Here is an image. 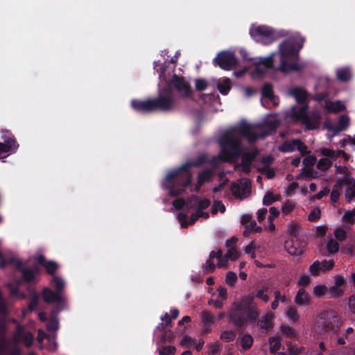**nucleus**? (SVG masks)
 Returning <instances> with one entry per match:
<instances>
[{"mask_svg":"<svg viewBox=\"0 0 355 355\" xmlns=\"http://www.w3.org/2000/svg\"><path fill=\"white\" fill-rule=\"evenodd\" d=\"M241 137L247 139L250 144L254 143L259 136L252 131L251 124L242 123L223 132L218 139L220 152L218 158L227 163H233L241 156V162L235 166V169L240 168L246 175L251 172V164L259 154L257 148L248 152H243Z\"/></svg>","mask_w":355,"mask_h":355,"instance_id":"1","label":"nucleus"},{"mask_svg":"<svg viewBox=\"0 0 355 355\" xmlns=\"http://www.w3.org/2000/svg\"><path fill=\"white\" fill-rule=\"evenodd\" d=\"M208 162L207 156L201 153L196 159L188 161L175 169L168 173L163 187L168 191V194L171 197H177L181 195L184 189L191 185L192 173L191 168L200 167Z\"/></svg>","mask_w":355,"mask_h":355,"instance_id":"2","label":"nucleus"},{"mask_svg":"<svg viewBox=\"0 0 355 355\" xmlns=\"http://www.w3.org/2000/svg\"><path fill=\"white\" fill-rule=\"evenodd\" d=\"M259 316L260 311L252 295H244L240 300L234 302L227 311L229 321L238 329L248 324H255Z\"/></svg>","mask_w":355,"mask_h":355,"instance_id":"3","label":"nucleus"},{"mask_svg":"<svg viewBox=\"0 0 355 355\" xmlns=\"http://www.w3.org/2000/svg\"><path fill=\"white\" fill-rule=\"evenodd\" d=\"M132 109L141 113H151L157 111L168 112L172 111V101L168 96H164L159 92L155 98L146 101L133 99L131 101Z\"/></svg>","mask_w":355,"mask_h":355,"instance_id":"4","label":"nucleus"},{"mask_svg":"<svg viewBox=\"0 0 355 355\" xmlns=\"http://www.w3.org/2000/svg\"><path fill=\"white\" fill-rule=\"evenodd\" d=\"M173 89H175L182 98L190 97L192 90L190 84L187 82L183 76H179L173 74L166 85L160 90V93L164 96H168L172 101V110L175 105V100L173 96Z\"/></svg>","mask_w":355,"mask_h":355,"instance_id":"5","label":"nucleus"},{"mask_svg":"<svg viewBox=\"0 0 355 355\" xmlns=\"http://www.w3.org/2000/svg\"><path fill=\"white\" fill-rule=\"evenodd\" d=\"M316 325L322 332L334 334L340 330V318L333 309L324 310L318 315Z\"/></svg>","mask_w":355,"mask_h":355,"instance_id":"6","label":"nucleus"},{"mask_svg":"<svg viewBox=\"0 0 355 355\" xmlns=\"http://www.w3.org/2000/svg\"><path fill=\"white\" fill-rule=\"evenodd\" d=\"M251 37L257 43L270 45L280 37L284 36L281 32L267 26H252L250 28Z\"/></svg>","mask_w":355,"mask_h":355,"instance_id":"7","label":"nucleus"},{"mask_svg":"<svg viewBox=\"0 0 355 355\" xmlns=\"http://www.w3.org/2000/svg\"><path fill=\"white\" fill-rule=\"evenodd\" d=\"M304 42V39L301 37L295 43L290 40H286L280 43L279 45L280 60L297 59L299 51L303 47Z\"/></svg>","mask_w":355,"mask_h":355,"instance_id":"8","label":"nucleus"},{"mask_svg":"<svg viewBox=\"0 0 355 355\" xmlns=\"http://www.w3.org/2000/svg\"><path fill=\"white\" fill-rule=\"evenodd\" d=\"M213 62L214 65L218 66L223 70L230 71L236 67L237 59L234 53L223 51L218 53Z\"/></svg>","mask_w":355,"mask_h":355,"instance_id":"9","label":"nucleus"},{"mask_svg":"<svg viewBox=\"0 0 355 355\" xmlns=\"http://www.w3.org/2000/svg\"><path fill=\"white\" fill-rule=\"evenodd\" d=\"M307 243L300 237H291L285 242V248L287 252L293 256L302 254Z\"/></svg>","mask_w":355,"mask_h":355,"instance_id":"10","label":"nucleus"},{"mask_svg":"<svg viewBox=\"0 0 355 355\" xmlns=\"http://www.w3.org/2000/svg\"><path fill=\"white\" fill-rule=\"evenodd\" d=\"M33 335L30 331H25L24 326L17 324L16 330L12 336V340L16 344L24 343V344L29 347L32 345L33 342Z\"/></svg>","mask_w":355,"mask_h":355,"instance_id":"11","label":"nucleus"},{"mask_svg":"<svg viewBox=\"0 0 355 355\" xmlns=\"http://www.w3.org/2000/svg\"><path fill=\"white\" fill-rule=\"evenodd\" d=\"M231 187L233 190V194L235 196H240V190L242 189L243 193L245 195L244 197H245L251 192L252 183L250 179L241 178L240 180V184L232 183Z\"/></svg>","mask_w":355,"mask_h":355,"instance_id":"12","label":"nucleus"},{"mask_svg":"<svg viewBox=\"0 0 355 355\" xmlns=\"http://www.w3.org/2000/svg\"><path fill=\"white\" fill-rule=\"evenodd\" d=\"M42 299L47 304L62 303L64 297L62 294L57 293L49 288H45L42 292Z\"/></svg>","mask_w":355,"mask_h":355,"instance_id":"13","label":"nucleus"},{"mask_svg":"<svg viewBox=\"0 0 355 355\" xmlns=\"http://www.w3.org/2000/svg\"><path fill=\"white\" fill-rule=\"evenodd\" d=\"M306 130H313L318 129L320 124V115L318 112H312L302 122Z\"/></svg>","mask_w":355,"mask_h":355,"instance_id":"14","label":"nucleus"},{"mask_svg":"<svg viewBox=\"0 0 355 355\" xmlns=\"http://www.w3.org/2000/svg\"><path fill=\"white\" fill-rule=\"evenodd\" d=\"M318 152L320 155L329 157L333 160H336L338 157H342L345 160H348L349 158V154L343 150H334L327 148H320Z\"/></svg>","mask_w":355,"mask_h":355,"instance_id":"15","label":"nucleus"},{"mask_svg":"<svg viewBox=\"0 0 355 355\" xmlns=\"http://www.w3.org/2000/svg\"><path fill=\"white\" fill-rule=\"evenodd\" d=\"M349 125V118L346 114L340 116L337 124H330L328 129L331 130L334 135L340 132L344 131Z\"/></svg>","mask_w":355,"mask_h":355,"instance_id":"16","label":"nucleus"},{"mask_svg":"<svg viewBox=\"0 0 355 355\" xmlns=\"http://www.w3.org/2000/svg\"><path fill=\"white\" fill-rule=\"evenodd\" d=\"M305 65L297 62L288 63V60H280L279 67V70L284 73H288L291 71H300L304 69Z\"/></svg>","mask_w":355,"mask_h":355,"instance_id":"17","label":"nucleus"},{"mask_svg":"<svg viewBox=\"0 0 355 355\" xmlns=\"http://www.w3.org/2000/svg\"><path fill=\"white\" fill-rule=\"evenodd\" d=\"M274 318V314L272 312H268L261 318H259L256 322H257V326L261 329L268 331L273 327L272 320Z\"/></svg>","mask_w":355,"mask_h":355,"instance_id":"18","label":"nucleus"},{"mask_svg":"<svg viewBox=\"0 0 355 355\" xmlns=\"http://www.w3.org/2000/svg\"><path fill=\"white\" fill-rule=\"evenodd\" d=\"M38 264L44 266L49 275H54L58 268V264L54 261H47L44 255H40L37 259Z\"/></svg>","mask_w":355,"mask_h":355,"instance_id":"19","label":"nucleus"},{"mask_svg":"<svg viewBox=\"0 0 355 355\" xmlns=\"http://www.w3.org/2000/svg\"><path fill=\"white\" fill-rule=\"evenodd\" d=\"M308 105H301V107L296 108L293 107L291 109V116L297 121L302 122L309 116L307 114Z\"/></svg>","mask_w":355,"mask_h":355,"instance_id":"20","label":"nucleus"},{"mask_svg":"<svg viewBox=\"0 0 355 355\" xmlns=\"http://www.w3.org/2000/svg\"><path fill=\"white\" fill-rule=\"evenodd\" d=\"M290 94L300 105H308L306 101L308 94L303 89L294 87L291 90Z\"/></svg>","mask_w":355,"mask_h":355,"instance_id":"21","label":"nucleus"},{"mask_svg":"<svg viewBox=\"0 0 355 355\" xmlns=\"http://www.w3.org/2000/svg\"><path fill=\"white\" fill-rule=\"evenodd\" d=\"M275 53H271L270 55L266 58H260V60L257 62V65L255 67V71L259 74L264 73V69H261L259 65H263L266 69H271L273 67V57Z\"/></svg>","mask_w":355,"mask_h":355,"instance_id":"22","label":"nucleus"},{"mask_svg":"<svg viewBox=\"0 0 355 355\" xmlns=\"http://www.w3.org/2000/svg\"><path fill=\"white\" fill-rule=\"evenodd\" d=\"M261 96L263 98H268L272 101L274 105H278L277 99L274 95L273 87L270 83H265L263 85Z\"/></svg>","mask_w":355,"mask_h":355,"instance_id":"23","label":"nucleus"},{"mask_svg":"<svg viewBox=\"0 0 355 355\" xmlns=\"http://www.w3.org/2000/svg\"><path fill=\"white\" fill-rule=\"evenodd\" d=\"M17 270L21 272L23 280L30 283L35 280V272L31 268H25L23 263H18Z\"/></svg>","mask_w":355,"mask_h":355,"instance_id":"24","label":"nucleus"},{"mask_svg":"<svg viewBox=\"0 0 355 355\" xmlns=\"http://www.w3.org/2000/svg\"><path fill=\"white\" fill-rule=\"evenodd\" d=\"M295 302L299 306L309 304L310 302V296L306 293L304 288H300L295 297Z\"/></svg>","mask_w":355,"mask_h":355,"instance_id":"25","label":"nucleus"},{"mask_svg":"<svg viewBox=\"0 0 355 355\" xmlns=\"http://www.w3.org/2000/svg\"><path fill=\"white\" fill-rule=\"evenodd\" d=\"M354 182H355L354 179L352 178L351 174H345L344 177L339 178L336 184H334V187H338L339 189H343L344 185H347L348 187L352 185Z\"/></svg>","mask_w":355,"mask_h":355,"instance_id":"26","label":"nucleus"},{"mask_svg":"<svg viewBox=\"0 0 355 355\" xmlns=\"http://www.w3.org/2000/svg\"><path fill=\"white\" fill-rule=\"evenodd\" d=\"M295 139L284 141L279 147V150L282 153H292L295 150L297 143Z\"/></svg>","mask_w":355,"mask_h":355,"instance_id":"27","label":"nucleus"},{"mask_svg":"<svg viewBox=\"0 0 355 355\" xmlns=\"http://www.w3.org/2000/svg\"><path fill=\"white\" fill-rule=\"evenodd\" d=\"M337 78L342 82H347L350 80L352 73L350 69L347 67L338 69L336 71Z\"/></svg>","mask_w":355,"mask_h":355,"instance_id":"28","label":"nucleus"},{"mask_svg":"<svg viewBox=\"0 0 355 355\" xmlns=\"http://www.w3.org/2000/svg\"><path fill=\"white\" fill-rule=\"evenodd\" d=\"M212 176L213 171L209 168H207L198 173L197 179L204 184L207 182H209L211 180Z\"/></svg>","mask_w":355,"mask_h":355,"instance_id":"29","label":"nucleus"},{"mask_svg":"<svg viewBox=\"0 0 355 355\" xmlns=\"http://www.w3.org/2000/svg\"><path fill=\"white\" fill-rule=\"evenodd\" d=\"M327 109L329 112L338 113L343 111L345 107L340 101L330 102L327 105Z\"/></svg>","mask_w":355,"mask_h":355,"instance_id":"30","label":"nucleus"},{"mask_svg":"<svg viewBox=\"0 0 355 355\" xmlns=\"http://www.w3.org/2000/svg\"><path fill=\"white\" fill-rule=\"evenodd\" d=\"M254 340L250 334H245L241 338V345L244 350H248L252 346Z\"/></svg>","mask_w":355,"mask_h":355,"instance_id":"31","label":"nucleus"},{"mask_svg":"<svg viewBox=\"0 0 355 355\" xmlns=\"http://www.w3.org/2000/svg\"><path fill=\"white\" fill-rule=\"evenodd\" d=\"M331 166V161L329 157L321 158L317 162L316 166L321 171H327Z\"/></svg>","mask_w":355,"mask_h":355,"instance_id":"32","label":"nucleus"},{"mask_svg":"<svg viewBox=\"0 0 355 355\" xmlns=\"http://www.w3.org/2000/svg\"><path fill=\"white\" fill-rule=\"evenodd\" d=\"M52 282L54 284L55 292L62 294L65 287L64 281L60 277L53 276Z\"/></svg>","mask_w":355,"mask_h":355,"instance_id":"33","label":"nucleus"},{"mask_svg":"<svg viewBox=\"0 0 355 355\" xmlns=\"http://www.w3.org/2000/svg\"><path fill=\"white\" fill-rule=\"evenodd\" d=\"M230 81L229 78L225 79L223 83L217 85V88L223 95H227L230 90Z\"/></svg>","mask_w":355,"mask_h":355,"instance_id":"34","label":"nucleus"},{"mask_svg":"<svg viewBox=\"0 0 355 355\" xmlns=\"http://www.w3.org/2000/svg\"><path fill=\"white\" fill-rule=\"evenodd\" d=\"M216 258L218 260V267H223L225 266V263H223V252L221 250H218L216 252L211 251L209 253V259L212 260L213 259Z\"/></svg>","mask_w":355,"mask_h":355,"instance_id":"35","label":"nucleus"},{"mask_svg":"<svg viewBox=\"0 0 355 355\" xmlns=\"http://www.w3.org/2000/svg\"><path fill=\"white\" fill-rule=\"evenodd\" d=\"M239 252L236 250L235 248H231L227 250L225 257H223V263L225 264L228 259L235 261L239 258Z\"/></svg>","mask_w":355,"mask_h":355,"instance_id":"36","label":"nucleus"},{"mask_svg":"<svg viewBox=\"0 0 355 355\" xmlns=\"http://www.w3.org/2000/svg\"><path fill=\"white\" fill-rule=\"evenodd\" d=\"M226 210L225 205L220 200H215L211 207V213L216 215L218 211L224 213Z\"/></svg>","mask_w":355,"mask_h":355,"instance_id":"37","label":"nucleus"},{"mask_svg":"<svg viewBox=\"0 0 355 355\" xmlns=\"http://www.w3.org/2000/svg\"><path fill=\"white\" fill-rule=\"evenodd\" d=\"M280 329L282 332L289 338H295L297 336L295 329L290 326L282 324Z\"/></svg>","mask_w":355,"mask_h":355,"instance_id":"38","label":"nucleus"},{"mask_svg":"<svg viewBox=\"0 0 355 355\" xmlns=\"http://www.w3.org/2000/svg\"><path fill=\"white\" fill-rule=\"evenodd\" d=\"M309 272L312 276H318L320 275L321 271V264L320 261L318 260L315 261L309 268Z\"/></svg>","mask_w":355,"mask_h":355,"instance_id":"39","label":"nucleus"},{"mask_svg":"<svg viewBox=\"0 0 355 355\" xmlns=\"http://www.w3.org/2000/svg\"><path fill=\"white\" fill-rule=\"evenodd\" d=\"M280 196H275L271 192H268L263 198L264 205H270L277 200H279Z\"/></svg>","mask_w":355,"mask_h":355,"instance_id":"40","label":"nucleus"},{"mask_svg":"<svg viewBox=\"0 0 355 355\" xmlns=\"http://www.w3.org/2000/svg\"><path fill=\"white\" fill-rule=\"evenodd\" d=\"M235 337L236 333L232 330L224 331L220 334V339L226 343L234 340Z\"/></svg>","mask_w":355,"mask_h":355,"instance_id":"41","label":"nucleus"},{"mask_svg":"<svg viewBox=\"0 0 355 355\" xmlns=\"http://www.w3.org/2000/svg\"><path fill=\"white\" fill-rule=\"evenodd\" d=\"M269 343L271 352L274 353L280 349L281 343L279 338L271 337L269 338Z\"/></svg>","mask_w":355,"mask_h":355,"instance_id":"42","label":"nucleus"},{"mask_svg":"<svg viewBox=\"0 0 355 355\" xmlns=\"http://www.w3.org/2000/svg\"><path fill=\"white\" fill-rule=\"evenodd\" d=\"M201 319L203 323H214V316L210 311H204L201 313Z\"/></svg>","mask_w":355,"mask_h":355,"instance_id":"43","label":"nucleus"},{"mask_svg":"<svg viewBox=\"0 0 355 355\" xmlns=\"http://www.w3.org/2000/svg\"><path fill=\"white\" fill-rule=\"evenodd\" d=\"M355 198V182L345 190V198L350 202Z\"/></svg>","mask_w":355,"mask_h":355,"instance_id":"44","label":"nucleus"},{"mask_svg":"<svg viewBox=\"0 0 355 355\" xmlns=\"http://www.w3.org/2000/svg\"><path fill=\"white\" fill-rule=\"evenodd\" d=\"M327 248L329 253L334 254L338 251L339 245L336 241L330 239L327 244Z\"/></svg>","mask_w":355,"mask_h":355,"instance_id":"45","label":"nucleus"},{"mask_svg":"<svg viewBox=\"0 0 355 355\" xmlns=\"http://www.w3.org/2000/svg\"><path fill=\"white\" fill-rule=\"evenodd\" d=\"M300 226L296 223H292L289 225L288 228V233L291 237H300L299 236Z\"/></svg>","mask_w":355,"mask_h":355,"instance_id":"46","label":"nucleus"},{"mask_svg":"<svg viewBox=\"0 0 355 355\" xmlns=\"http://www.w3.org/2000/svg\"><path fill=\"white\" fill-rule=\"evenodd\" d=\"M47 330L48 331H56L59 328V323L55 317H51L50 320L47 323Z\"/></svg>","mask_w":355,"mask_h":355,"instance_id":"47","label":"nucleus"},{"mask_svg":"<svg viewBox=\"0 0 355 355\" xmlns=\"http://www.w3.org/2000/svg\"><path fill=\"white\" fill-rule=\"evenodd\" d=\"M327 291V287L324 285H317L313 287V293L317 297H322Z\"/></svg>","mask_w":355,"mask_h":355,"instance_id":"48","label":"nucleus"},{"mask_svg":"<svg viewBox=\"0 0 355 355\" xmlns=\"http://www.w3.org/2000/svg\"><path fill=\"white\" fill-rule=\"evenodd\" d=\"M237 280V275L235 272L230 271L226 275L225 282L226 283L232 286L235 284Z\"/></svg>","mask_w":355,"mask_h":355,"instance_id":"49","label":"nucleus"},{"mask_svg":"<svg viewBox=\"0 0 355 355\" xmlns=\"http://www.w3.org/2000/svg\"><path fill=\"white\" fill-rule=\"evenodd\" d=\"M341 191H342L341 189L334 187L333 190L331 192V196H330L331 201L333 203H336L338 201L340 193H341Z\"/></svg>","mask_w":355,"mask_h":355,"instance_id":"50","label":"nucleus"},{"mask_svg":"<svg viewBox=\"0 0 355 355\" xmlns=\"http://www.w3.org/2000/svg\"><path fill=\"white\" fill-rule=\"evenodd\" d=\"M176 349L174 346L168 345L163 347L159 351L160 355H174Z\"/></svg>","mask_w":355,"mask_h":355,"instance_id":"51","label":"nucleus"},{"mask_svg":"<svg viewBox=\"0 0 355 355\" xmlns=\"http://www.w3.org/2000/svg\"><path fill=\"white\" fill-rule=\"evenodd\" d=\"M320 264L321 271L324 272L329 271L333 268L334 262L333 261L323 260L322 261H320Z\"/></svg>","mask_w":355,"mask_h":355,"instance_id":"52","label":"nucleus"},{"mask_svg":"<svg viewBox=\"0 0 355 355\" xmlns=\"http://www.w3.org/2000/svg\"><path fill=\"white\" fill-rule=\"evenodd\" d=\"M317 159L314 155L306 156L303 159V164L307 168H311L316 163Z\"/></svg>","mask_w":355,"mask_h":355,"instance_id":"53","label":"nucleus"},{"mask_svg":"<svg viewBox=\"0 0 355 355\" xmlns=\"http://www.w3.org/2000/svg\"><path fill=\"white\" fill-rule=\"evenodd\" d=\"M321 211L318 207H316L311 211L309 214L308 219L310 221H314L320 218Z\"/></svg>","mask_w":355,"mask_h":355,"instance_id":"54","label":"nucleus"},{"mask_svg":"<svg viewBox=\"0 0 355 355\" xmlns=\"http://www.w3.org/2000/svg\"><path fill=\"white\" fill-rule=\"evenodd\" d=\"M295 142L297 143L296 149L302 156L306 155L308 153L307 146L300 139H296Z\"/></svg>","mask_w":355,"mask_h":355,"instance_id":"55","label":"nucleus"},{"mask_svg":"<svg viewBox=\"0 0 355 355\" xmlns=\"http://www.w3.org/2000/svg\"><path fill=\"white\" fill-rule=\"evenodd\" d=\"M38 305V296L35 293L30 300V302L28 306V311H34Z\"/></svg>","mask_w":355,"mask_h":355,"instance_id":"56","label":"nucleus"},{"mask_svg":"<svg viewBox=\"0 0 355 355\" xmlns=\"http://www.w3.org/2000/svg\"><path fill=\"white\" fill-rule=\"evenodd\" d=\"M287 316L289 319L293 320V321H297L299 318H300V315L298 314L296 309L295 307H290L288 311H287Z\"/></svg>","mask_w":355,"mask_h":355,"instance_id":"57","label":"nucleus"},{"mask_svg":"<svg viewBox=\"0 0 355 355\" xmlns=\"http://www.w3.org/2000/svg\"><path fill=\"white\" fill-rule=\"evenodd\" d=\"M207 87V83L204 79L196 80V89L200 92L204 91Z\"/></svg>","mask_w":355,"mask_h":355,"instance_id":"58","label":"nucleus"},{"mask_svg":"<svg viewBox=\"0 0 355 355\" xmlns=\"http://www.w3.org/2000/svg\"><path fill=\"white\" fill-rule=\"evenodd\" d=\"M331 296L334 297H338L343 295V291L338 286L334 285L329 289Z\"/></svg>","mask_w":355,"mask_h":355,"instance_id":"59","label":"nucleus"},{"mask_svg":"<svg viewBox=\"0 0 355 355\" xmlns=\"http://www.w3.org/2000/svg\"><path fill=\"white\" fill-rule=\"evenodd\" d=\"M198 201V197L196 195H191L186 201V205L190 209H193Z\"/></svg>","mask_w":355,"mask_h":355,"instance_id":"60","label":"nucleus"},{"mask_svg":"<svg viewBox=\"0 0 355 355\" xmlns=\"http://www.w3.org/2000/svg\"><path fill=\"white\" fill-rule=\"evenodd\" d=\"M174 338L173 333L171 330H166L164 331V334L161 336V341L162 342H166V341H172V340Z\"/></svg>","mask_w":355,"mask_h":355,"instance_id":"61","label":"nucleus"},{"mask_svg":"<svg viewBox=\"0 0 355 355\" xmlns=\"http://www.w3.org/2000/svg\"><path fill=\"white\" fill-rule=\"evenodd\" d=\"M198 210L202 211L211 205V201L208 198H204L200 201H198Z\"/></svg>","mask_w":355,"mask_h":355,"instance_id":"62","label":"nucleus"},{"mask_svg":"<svg viewBox=\"0 0 355 355\" xmlns=\"http://www.w3.org/2000/svg\"><path fill=\"white\" fill-rule=\"evenodd\" d=\"M186 205V201L182 198H176L173 201V205L176 210H181Z\"/></svg>","mask_w":355,"mask_h":355,"instance_id":"63","label":"nucleus"},{"mask_svg":"<svg viewBox=\"0 0 355 355\" xmlns=\"http://www.w3.org/2000/svg\"><path fill=\"white\" fill-rule=\"evenodd\" d=\"M334 236L338 241H344L346 239V232L342 228H338L334 232Z\"/></svg>","mask_w":355,"mask_h":355,"instance_id":"64","label":"nucleus"}]
</instances>
